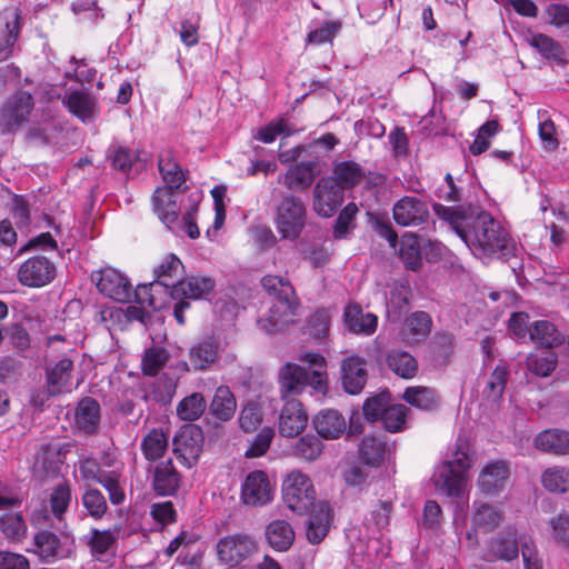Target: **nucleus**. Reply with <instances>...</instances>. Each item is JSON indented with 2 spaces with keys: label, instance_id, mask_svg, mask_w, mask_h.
Listing matches in <instances>:
<instances>
[{
  "label": "nucleus",
  "instance_id": "obj_11",
  "mask_svg": "<svg viewBox=\"0 0 569 569\" xmlns=\"http://www.w3.org/2000/svg\"><path fill=\"white\" fill-rule=\"evenodd\" d=\"M273 498V488L268 475L261 470L250 472L242 486L240 499L246 506L262 507Z\"/></svg>",
  "mask_w": 569,
  "mask_h": 569
},
{
  "label": "nucleus",
  "instance_id": "obj_39",
  "mask_svg": "<svg viewBox=\"0 0 569 569\" xmlns=\"http://www.w3.org/2000/svg\"><path fill=\"white\" fill-rule=\"evenodd\" d=\"M266 537L273 549L286 551L295 541V531L289 522L273 520L266 528Z\"/></svg>",
  "mask_w": 569,
  "mask_h": 569
},
{
  "label": "nucleus",
  "instance_id": "obj_51",
  "mask_svg": "<svg viewBox=\"0 0 569 569\" xmlns=\"http://www.w3.org/2000/svg\"><path fill=\"white\" fill-rule=\"evenodd\" d=\"M341 28L342 23L339 20L323 21L309 31L306 43L321 46L331 42L341 31Z\"/></svg>",
  "mask_w": 569,
  "mask_h": 569
},
{
  "label": "nucleus",
  "instance_id": "obj_42",
  "mask_svg": "<svg viewBox=\"0 0 569 569\" xmlns=\"http://www.w3.org/2000/svg\"><path fill=\"white\" fill-rule=\"evenodd\" d=\"M476 451L466 440L459 439L456 443V449L452 453V458L443 461L441 466H449L451 469L462 476H469V470L476 462Z\"/></svg>",
  "mask_w": 569,
  "mask_h": 569
},
{
  "label": "nucleus",
  "instance_id": "obj_59",
  "mask_svg": "<svg viewBox=\"0 0 569 569\" xmlns=\"http://www.w3.org/2000/svg\"><path fill=\"white\" fill-rule=\"evenodd\" d=\"M0 531L8 539L21 540L27 532V526L20 513H6L0 518Z\"/></svg>",
  "mask_w": 569,
  "mask_h": 569
},
{
  "label": "nucleus",
  "instance_id": "obj_64",
  "mask_svg": "<svg viewBox=\"0 0 569 569\" xmlns=\"http://www.w3.org/2000/svg\"><path fill=\"white\" fill-rule=\"evenodd\" d=\"M391 503L379 501L366 518L365 525L373 532L381 531L389 525Z\"/></svg>",
  "mask_w": 569,
  "mask_h": 569
},
{
  "label": "nucleus",
  "instance_id": "obj_61",
  "mask_svg": "<svg viewBox=\"0 0 569 569\" xmlns=\"http://www.w3.org/2000/svg\"><path fill=\"white\" fill-rule=\"evenodd\" d=\"M262 422V411L260 406L254 402H248L240 411L239 426L244 432L256 431Z\"/></svg>",
  "mask_w": 569,
  "mask_h": 569
},
{
  "label": "nucleus",
  "instance_id": "obj_33",
  "mask_svg": "<svg viewBox=\"0 0 569 569\" xmlns=\"http://www.w3.org/2000/svg\"><path fill=\"white\" fill-rule=\"evenodd\" d=\"M218 357V343L212 338H206L190 348L189 360L193 370H206Z\"/></svg>",
  "mask_w": 569,
  "mask_h": 569
},
{
  "label": "nucleus",
  "instance_id": "obj_17",
  "mask_svg": "<svg viewBox=\"0 0 569 569\" xmlns=\"http://www.w3.org/2000/svg\"><path fill=\"white\" fill-rule=\"evenodd\" d=\"M308 425V415L297 399L287 400L280 410L278 429L282 437L293 438L300 435Z\"/></svg>",
  "mask_w": 569,
  "mask_h": 569
},
{
  "label": "nucleus",
  "instance_id": "obj_32",
  "mask_svg": "<svg viewBox=\"0 0 569 569\" xmlns=\"http://www.w3.org/2000/svg\"><path fill=\"white\" fill-rule=\"evenodd\" d=\"M388 368L398 377L409 380L418 373V361L408 351L401 349L390 350L386 356Z\"/></svg>",
  "mask_w": 569,
  "mask_h": 569
},
{
  "label": "nucleus",
  "instance_id": "obj_12",
  "mask_svg": "<svg viewBox=\"0 0 569 569\" xmlns=\"http://www.w3.org/2000/svg\"><path fill=\"white\" fill-rule=\"evenodd\" d=\"M56 277V266L43 256L26 260L19 268L18 279L23 286L40 288L50 283Z\"/></svg>",
  "mask_w": 569,
  "mask_h": 569
},
{
  "label": "nucleus",
  "instance_id": "obj_34",
  "mask_svg": "<svg viewBox=\"0 0 569 569\" xmlns=\"http://www.w3.org/2000/svg\"><path fill=\"white\" fill-rule=\"evenodd\" d=\"M263 289L278 300V308L290 310V298L296 297L295 289L288 279L279 276L267 274L261 279Z\"/></svg>",
  "mask_w": 569,
  "mask_h": 569
},
{
  "label": "nucleus",
  "instance_id": "obj_53",
  "mask_svg": "<svg viewBox=\"0 0 569 569\" xmlns=\"http://www.w3.org/2000/svg\"><path fill=\"white\" fill-rule=\"evenodd\" d=\"M81 501L87 512L94 519H101L108 510L103 493L91 486L83 491Z\"/></svg>",
  "mask_w": 569,
  "mask_h": 569
},
{
  "label": "nucleus",
  "instance_id": "obj_1",
  "mask_svg": "<svg viewBox=\"0 0 569 569\" xmlns=\"http://www.w3.org/2000/svg\"><path fill=\"white\" fill-rule=\"evenodd\" d=\"M433 210L439 218L449 223L476 257L497 256L507 260L515 256V240L491 213L483 210L466 212L460 208L439 203L433 206Z\"/></svg>",
  "mask_w": 569,
  "mask_h": 569
},
{
  "label": "nucleus",
  "instance_id": "obj_54",
  "mask_svg": "<svg viewBox=\"0 0 569 569\" xmlns=\"http://www.w3.org/2000/svg\"><path fill=\"white\" fill-rule=\"evenodd\" d=\"M508 368L506 365H498L483 388V396L490 401H498L507 385Z\"/></svg>",
  "mask_w": 569,
  "mask_h": 569
},
{
  "label": "nucleus",
  "instance_id": "obj_10",
  "mask_svg": "<svg viewBox=\"0 0 569 569\" xmlns=\"http://www.w3.org/2000/svg\"><path fill=\"white\" fill-rule=\"evenodd\" d=\"M98 290L106 297L118 302H127L131 297V284L128 278L113 268H103L92 274Z\"/></svg>",
  "mask_w": 569,
  "mask_h": 569
},
{
  "label": "nucleus",
  "instance_id": "obj_5",
  "mask_svg": "<svg viewBox=\"0 0 569 569\" xmlns=\"http://www.w3.org/2000/svg\"><path fill=\"white\" fill-rule=\"evenodd\" d=\"M306 210L296 197L283 198L277 210L276 228L283 239H296L305 226Z\"/></svg>",
  "mask_w": 569,
  "mask_h": 569
},
{
  "label": "nucleus",
  "instance_id": "obj_46",
  "mask_svg": "<svg viewBox=\"0 0 569 569\" xmlns=\"http://www.w3.org/2000/svg\"><path fill=\"white\" fill-rule=\"evenodd\" d=\"M557 356L549 348H540L527 358L528 369L537 376L547 377L556 368Z\"/></svg>",
  "mask_w": 569,
  "mask_h": 569
},
{
  "label": "nucleus",
  "instance_id": "obj_48",
  "mask_svg": "<svg viewBox=\"0 0 569 569\" xmlns=\"http://www.w3.org/2000/svg\"><path fill=\"white\" fill-rule=\"evenodd\" d=\"M207 402L199 392H193L183 398L177 406V415L181 420L194 421L204 412Z\"/></svg>",
  "mask_w": 569,
  "mask_h": 569
},
{
  "label": "nucleus",
  "instance_id": "obj_36",
  "mask_svg": "<svg viewBox=\"0 0 569 569\" xmlns=\"http://www.w3.org/2000/svg\"><path fill=\"white\" fill-rule=\"evenodd\" d=\"M300 361L308 363L312 371L310 376V387L318 393L325 395L328 389L327 363L323 356L318 352H306L300 356Z\"/></svg>",
  "mask_w": 569,
  "mask_h": 569
},
{
  "label": "nucleus",
  "instance_id": "obj_29",
  "mask_svg": "<svg viewBox=\"0 0 569 569\" xmlns=\"http://www.w3.org/2000/svg\"><path fill=\"white\" fill-rule=\"evenodd\" d=\"M297 297L290 298V310L284 311L282 308H278V300L270 308L269 313L266 318L258 321L259 327L267 333H276L283 329L286 326L293 321L298 308Z\"/></svg>",
  "mask_w": 569,
  "mask_h": 569
},
{
  "label": "nucleus",
  "instance_id": "obj_6",
  "mask_svg": "<svg viewBox=\"0 0 569 569\" xmlns=\"http://www.w3.org/2000/svg\"><path fill=\"white\" fill-rule=\"evenodd\" d=\"M427 259H437L441 254L440 244L412 232H406L400 239L399 257L410 270H418L422 264L421 250Z\"/></svg>",
  "mask_w": 569,
  "mask_h": 569
},
{
  "label": "nucleus",
  "instance_id": "obj_13",
  "mask_svg": "<svg viewBox=\"0 0 569 569\" xmlns=\"http://www.w3.org/2000/svg\"><path fill=\"white\" fill-rule=\"evenodd\" d=\"M343 201V190L333 178H321L313 189V209L325 218L331 217Z\"/></svg>",
  "mask_w": 569,
  "mask_h": 569
},
{
  "label": "nucleus",
  "instance_id": "obj_50",
  "mask_svg": "<svg viewBox=\"0 0 569 569\" xmlns=\"http://www.w3.org/2000/svg\"><path fill=\"white\" fill-rule=\"evenodd\" d=\"M169 359L168 351L158 346H152L144 351L141 361L142 372L146 376L154 377L164 367Z\"/></svg>",
  "mask_w": 569,
  "mask_h": 569
},
{
  "label": "nucleus",
  "instance_id": "obj_22",
  "mask_svg": "<svg viewBox=\"0 0 569 569\" xmlns=\"http://www.w3.org/2000/svg\"><path fill=\"white\" fill-rule=\"evenodd\" d=\"M279 383L282 398L299 395L306 386H310L309 371L296 363H286L279 370Z\"/></svg>",
  "mask_w": 569,
  "mask_h": 569
},
{
  "label": "nucleus",
  "instance_id": "obj_15",
  "mask_svg": "<svg viewBox=\"0 0 569 569\" xmlns=\"http://www.w3.org/2000/svg\"><path fill=\"white\" fill-rule=\"evenodd\" d=\"M392 216L399 226H419L427 221L429 209L420 198L405 196L393 204Z\"/></svg>",
  "mask_w": 569,
  "mask_h": 569
},
{
  "label": "nucleus",
  "instance_id": "obj_58",
  "mask_svg": "<svg viewBox=\"0 0 569 569\" xmlns=\"http://www.w3.org/2000/svg\"><path fill=\"white\" fill-rule=\"evenodd\" d=\"M431 318L427 312L418 311L407 318L403 327L405 337H425L429 333Z\"/></svg>",
  "mask_w": 569,
  "mask_h": 569
},
{
  "label": "nucleus",
  "instance_id": "obj_21",
  "mask_svg": "<svg viewBox=\"0 0 569 569\" xmlns=\"http://www.w3.org/2000/svg\"><path fill=\"white\" fill-rule=\"evenodd\" d=\"M366 360L359 356H351L341 363V380L346 392L358 395L367 382Z\"/></svg>",
  "mask_w": 569,
  "mask_h": 569
},
{
  "label": "nucleus",
  "instance_id": "obj_26",
  "mask_svg": "<svg viewBox=\"0 0 569 569\" xmlns=\"http://www.w3.org/2000/svg\"><path fill=\"white\" fill-rule=\"evenodd\" d=\"M101 412L99 402L86 397L78 402L74 413L76 426L87 435L96 433L100 426Z\"/></svg>",
  "mask_w": 569,
  "mask_h": 569
},
{
  "label": "nucleus",
  "instance_id": "obj_63",
  "mask_svg": "<svg viewBox=\"0 0 569 569\" xmlns=\"http://www.w3.org/2000/svg\"><path fill=\"white\" fill-rule=\"evenodd\" d=\"M156 282L149 284H139L134 290V300L142 307H148L152 310H158L163 307L157 298V293L163 292Z\"/></svg>",
  "mask_w": 569,
  "mask_h": 569
},
{
  "label": "nucleus",
  "instance_id": "obj_35",
  "mask_svg": "<svg viewBox=\"0 0 569 569\" xmlns=\"http://www.w3.org/2000/svg\"><path fill=\"white\" fill-rule=\"evenodd\" d=\"M331 178L341 187V190L351 189L367 178L362 167L355 161H338L333 164Z\"/></svg>",
  "mask_w": 569,
  "mask_h": 569
},
{
  "label": "nucleus",
  "instance_id": "obj_14",
  "mask_svg": "<svg viewBox=\"0 0 569 569\" xmlns=\"http://www.w3.org/2000/svg\"><path fill=\"white\" fill-rule=\"evenodd\" d=\"M203 433L198 426H188L180 430L173 439V450L179 458L192 467L202 452Z\"/></svg>",
  "mask_w": 569,
  "mask_h": 569
},
{
  "label": "nucleus",
  "instance_id": "obj_2",
  "mask_svg": "<svg viewBox=\"0 0 569 569\" xmlns=\"http://www.w3.org/2000/svg\"><path fill=\"white\" fill-rule=\"evenodd\" d=\"M282 498L286 506L297 513L310 511L307 539L313 545L321 542L329 532L332 515L327 502L316 503V490L311 479L299 470L289 472L282 482Z\"/></svg>",
  "mask_w": 569,
  "mask_h": 569
},
{
  "label": "nucleus",
  "instance_id": "obj_37",
  "mask_svg": "<svg viewBox=\"0 0 569 569\" xmlns=\"http://www.w3.org/2000/svg\"><path fill=\"white\" fill-rule=\"evenodd\" d=\"M179 473L176 471L171 460L157 466L153 477V488L158 495H173L179 487Z\"/></svg>",
  "mask_w": 569,
  "mask_h": 569
},
{
  "label": "nucleus",
  "instance_id": "obj_20",
  "mask_svg": "<svg viewBox=\"0 0 569 569\" xmlns=\"http://www.w3.org/2000/svg\"><path fill=\"white\" fill-rule=\"evenodd\" d=\"M433 483L441 493L452 498H462L467 492L469 476H462L449 466L439 465L433 475Z\"/></svg>",
  "mask_w": 569,
  "mask_h": 569
},
{
  "label": "nucleus",
  "instance_id": "obj_56",
  "mask_svg": "<svg viewBox=\"0 0 569 569\" xmlns=\"http://www.w3.org/2000/svg\"><path fill=\"white\" fill-rule=\"evenodd\" d=\"M322 442L318 436H302L295 445L293 453L300 459L316 460L322 452Z\"/></svg>",
  "mask_w": 569,
  "mask_h": 569
},
{
  "label": "nucleus",
  "instance_id": "obj_25",
  "mask_svg": "<svg viewBox=\"0 0 569 569\" xmlns=\"http://www.w3.org/2000/svg\"><path fill=\"white\" fill-rule=\"evenodd\" d=\"M183 264L180 259L173 254H167L161 263L154 269V282L161 290L170 296V290L173 286L181 281L183 274Z\"/></svg>",
  "mask_w": 569,
  "mask_h": 569
},
{
  "label": "nucleus",
  "instance_id": "obj_55",
  "mask_svg": "<svg viewBox=\"0 0 569 569\" xmlns=\"http://www.w3.org/2000/svg\"><path fill=\"white\" fill-rule=\"evenodd\" d=\"M538 132L542 147L546 150L552 151L559 147L557 130L553 121L548 116L547 111H538Z\"/></svg>",
  "mask_w": 569,
  "mask_h": 569
},
{
  "label": "nucleus",
  "instance_id": "obj_38",
  "mask_svg": "<svg viewBox=\"0 0 569 569\" xmlns=\"http://www.w3.org/2000/svg\"><path fill=\"white\" fill-rule=\"evenodd\" d=\"M402 399L410 406L423 410L432 411L439 406L437 392L429 387L412 386L405 389Z\"/></svg>",
  "mask_w": 569,
  "mask_h": 569
},
{
  "label": "nucleus",
  "instance_id": "obj_4",
  "mask_svg": "<svg viewBox=\"0 0 569 569\" xmlns=\"http://www.w3.org/2000/svg\"><path fill=\"white\" fill-rule=\"evenodd\" d=\"M33 107V98L29 92L19 91L10 97L0 109V132L16 133L27 122Z\"/></svg>",
  "mask_w": 569,
  "mask_h": 569
},
{
  "label": "nucleus",
  "instance_id": "obj_62",
  "mask_svg": "<svg viewBox=\"0 0 569 569\" xmlns=\"http://www.w3.org/2000/svg\"><path fill=\"white\" fill-rule=\"evenodd\" d=\"M499 131V123L496 120H489L485 122L478 130L472 144L470 146V152L475 156L485 152L490 147V138H492Z\"/></svg>",
  "mask_w": 569,
  "mask_h": 569
},
{
  "label": "nucleus",
  "instance_id": "obj_52",
  "mask_svg": "<svg viewBox=\"0 0 569 569\" xmlns=\"http://www.w3.org/2000/svg\"><path fill=\"white\" fill-rule=\"evenodd\" d=\"M168 447V439L162 430L153 429L142 440L141 448L148 460H157L162 457Z\"/></svg>",
  "mask_w": 569,
  "mask_h": 569
},
{
  "label": "nucleus",
  "instance_id": "obj_18",
  "mask_svg": "<svg viewBox=\"0 0 569 569\" xmlns=\"http://www.w3.org/2000/svg\"><path fill=\"white\" fill-rule=\"evenodd\" d=\"M0 27V62L10 58L20 34L21 12L18 8H8L2 12Z\"/></svg>",
  "mask_w": 569,
  "mask_h": 569
},
{
  "label": "nucleus",
  "instance_id": "obj_31",
  "mask_svg": "<svg viewBox=\"0 0 569 569\" xmlns=\"http://www.w3.org/2000/svg\"><path fill=\"white\" fill-rule=\"evenodd\" d=\"M536 448L552 455H569V432L549 429L540 432L535 439Z\"/></svg>",
  "mask_w": 569,
  "mask_h": 569
},
{
  "label": "nucleus",
  "instance_id": "obj_47",
  "mask_svg": "<svg viewBox=\"0 0 569 569\" xmlns=\"http://www.w3.org/2000/svg\"><path fill=\"white\" fill-rule=\"evenodd\" d=\"M298 130L286 119L279 118L270 121L268 124L258 129L254 138L264 143H271L278 136L283 138L290 137L297 133Z\"/></svg>",
  "mask_w": 569,
  "mask_h": 569
},
{
  "label": "nucleus",
  "instance_id": "obj_41",
  "mask_svg": "<svg viewBox=\"0 0 569 569\" xmlns=\"http://www.w3.org/2000/svg\"><path fill=\"white\" fill-rule=\"evenodd\" d=\"M123 468H114L103 472L101 485L108 492L109 501L119 506L126 500V478L122 472Z\"/></svg>",
  "mask_w": 569,
  "mask_h": 569
},
{
  "label": "nucleus",
  "instance_id": "obj_43",
  "mask_svg": "<svg viewBox=\"0 0 569 569\" xmlns=\"http://www.w3.org/2000/svg\"><path fill=\"white\" fill-rule=\"evenodd\" d=\"M36 552L44 562H52L57 558H63L59 538L47 530L40 531L34 536Z\"/></svg>",
  "mask_w": 569,
  "mask_h": 569
},
{
  "label": "nucleus",
  "instance_id": "obj_57",
  "mask_svg": "<svg viewBox=\"0 0 569 569\" xmlns=\"http://www.w3.org/2000/svg\"><path fill=\"white\" fill-rule=\"evenodd\" d=\"M407 413L408 408L405 405H388L381 417L385 429L389 432L401 431L406 426Z\"/></svg>",
  "mask_w": 569,
  "mask_h": 569
},
{
  "label": "nucleus",
  "instance_id": "obj_49",
  "mask_svg": "<svg viewBox=\"0 0 569 569\" xmlns=\"http://www.w3.org/2000/svg\"><path fill=\"white\" fill-rule=\"evenodd\" d=\"M545 489L550 492L565 493L569 490V468H548L541 476Z\"/></svg>",
  "mask_w": 569,
  "mask_h": 569
},
{
  "label": "nucleus",
  "instance_id": "obj_8",
  "mask_svg": "<svg viewBox=\"0 0 569 569\" xmlns=\"http://www.w3.org/2000/svg\"><path fill=\"white\" fill-rule=\"evenodd\" d=\"M510 473V463L507 460H489L478 475L477 487L486 496H497L505 489Z\"/></svg>",
  "mask_w": 569,
  "mask_h": 569
},
{
  "label": "nucleus",
  "instance_id": "obj_3",
  "mask_svg": "<svg viewBox=\"0 0 569 569\" xmlns=\"http://www.w3.org/2000/svg\"><path fill=\"white\" fill-rule=\"evenodd\" d=\"M158 168L166 186L157 188L153 192V210L167 228H174L178 221V206L173 199V190L181 189L186 182V172L170 149L159 153Z\"/></svg>",
  "mask_w": 569,
  "mask_h": 569
},
{
  "label": "nucleus",
  "instance_id": "obj_30",
  "mask_svg": "<svg viewBox=\"0 0 569 569\" xmlns=\"http://www.w3.org/2000/svg\"><path fill=\"white\" fill-rule=\"evenodd\" d=\"M472 508L471 523L475 531L490 532L499 526L502 515L497 507L477 500Z\"/></svg>",
  "mask_w": 569,
  "mask_h": 569
},
{
  "label": "nucleus",
  "instance_id": "obj_60",
  "mask_svg": "<svg viewBox=\"0 0 569 569\" xmlns=\"http://www.w3.org/2000/svg\"><path fill=\"white\" fill-rule=\"evenodd\" d=\"M71 501V489L66 482L56 486L50 495V508L52 515L61 520L62 516L68 510Z\"/></svg>",
  "mask_w": 569,
  "mask_h": 569
},
{
  "label": "nucleus",
  "instance_id": "obj_9",
  "mask_svg": "<svg viewBox=\"0 0 569 569\" xmlns=\"http://www.w3.org/2000/svg\"><path fill=\"white\" fill-rule=\"evenodd\" d=\"M64 356L52 367L47 369V387L50 396H58L71 391V378L73 371V357L77 355L72 343H67L62 349Z\"/></svg>",
  "mask_w": 569,
  "mask_h": 569
},
{
  "label": "nucleus",
  "instance_id": "obj_7",
  "mask_svg": "<svg viewBox=\"0 0 569 569\" xmlns=\"http://www.w3.org/2000/svg\"><path fill=\"white\" fill-rule=\"evenodd\" d=\"M257 551V542L248 535L227 536L217 543L219 560L229 567L240 566Z\"/></svg>",
  "mask_w": 569,
  "mask_h": 569
},
{
  "label": "nucleus",
  "instance_id": "obj_27",
  "mask_svg": "<svg viewBox=\"0 0 569 569\" xmlns=\"http://www.w3.org/2000/svg\"><path fill=\"white\" fill-rule=\"evenodd\" d=\"M343 320L346 327L357 335H372L378 325V318L373 313H363L357 305H349L345 309Z\"/></svg>",
  "mask_w": 569,
  "mask_h": 569
},
{
  "label": "nucleus",
  "instance_id": "obj_44",
  "mask_svg": "<svg viewBox=\"0 0 569 569\" xmlns=\"http://www.w3.org/2000/svg\"><path fill=\"white\" fill-rule=\"evenodd\" d=\"M530 338L541 348L551 349L555 346H559L563 342V336L558 331L553 323L540 320L536 321L530 329Z\"/></svg>",
  "mask_w": 569,
  "mask_h": 569
},
{
  "label": "nucleus",
  "instance_id": "obj_40",
  "mask_svg": "<svg viewBox=\"0 0 569 569\" xmlns=\"http://www.w3.org/2000/svg\"><path fill=\"white\" fill-rule=\"evenodd\" d=\"M236 409L237 401L230 388L218 387L210 403L211 415L221 421H228L233 417Z\"/></svg>",
  "mask_w": 569,
  "mask_h": 569
},
{
  "label": "nucleus",
  "instance_id": "obj_28",
  "mask_svg": "<svg viewBox=\"0 0 569 569\" xmlns=\"http://www.w3.org/2000/svg\"><path fill=\"white\" fill-rule=\"evenodd\" d=\"M63 106L82 121L90 120L97 111L96 99L86 91L74 90L67 93L62 99Z\"/></svg>",
  "mask_w": 569,
  "mask_h": 569
},
{
  "label": "nucleus",
  "instance_id": "obj_24",
  "mask_svg": "<svg viewBox=\"0 0 569 569\" xmlns=\"http://www.w3.org/2000/svg\"><path fill=\"white\" fill-rule=\"evenodd\" d=\"M318 435L325 439H338L347 429L345 417L336 409H323L313 418Z\"/></svg>",
  "mask_w": 569,
  "mask_h": 569
},
{
  "label": "nucleus",
  "instance_id": "obj_19",
  "mask_svg": "<svg viewBox=\"0 0 569 569\" xmlns=\"http://www.w3.org/2000/svg\"><path fill=\"white\" fill-rule=\"evenodd\" d=\"M527 539L519 538L518 532L513 528H508L495 536L488 546V552L498 560L510 562L517 560L519 556V545Z\"/></svg>",
  "mask_w": 569,
  "mask_h": 569
},
{
  "label": "nucleus",
  "instance_id": "obj_16",
  "mask_svg": "<svg viewBox=\"0 0 569 569\" xmlns=\"http://www.w3.org/2000/svg\"><path fill=\"white\" fill-rule=\"evenodd\" d=\"M321 172V162L318 158L298 162L291 166L279 182H282L289 190H307Z\"/></svg>",
  "mask_w": 569,
  "mask_h": 569
},
{
  "label": "nucleus",
  "instance_id": "obj_23",
  "mask_svg": "<svg viewBox=\"0 0 569 569\" xmlns=\"http://www.w3.org/2000/svg\"><path fill=\"white\" fill-rule=\"evenodd\" d=\"M214 288V280L210 277L199 276L181 279L170 290L172 299H200Z\"/></svg>",
  "mask_w": 569,
  "mask_h": 569
},
{
  "label": "nucleus",
  "instance_id": "obj_45",
  "mask_svg": "<svg viewBox=\"0 0 569 569\" xmlns=\"http://www.w3.org/2000/svg\"><path fill=\"white\" fill-rule=\"evenodd\" d=\"M389 448L386 441L378 437H367L359 448L360 460L369 466H378L383 461Z\"/></svg>",
  "mask_w": 569,
  "mask_h": 569
}]
</instances>
